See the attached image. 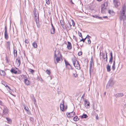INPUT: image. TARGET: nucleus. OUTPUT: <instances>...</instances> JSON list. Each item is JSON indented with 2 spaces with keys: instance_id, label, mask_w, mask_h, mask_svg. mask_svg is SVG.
<instances>
[{
  "instance_id": "nucleus-39",
  "label": "nucleus",
  "mask_w": 126,
  "mask_h": 126,
  "mask_svg": "<svg viewBox=\"0 0 126 126\" xmlns=\"http://www.w3.org/2000/svg\"><path fill=\"white\" fill-rule=\"evenodd\" d=\"M46 72L47 74L49 75L50 74V71L49 70H47L46 71Z\"/></svg>"
},
{
  "instance_id": "nucleus-60",
  "label": "nucleus",
  "mask_w": 126,
  "mask_h": 126,
  "mask_svg": "<svg viewBox=\"0 0 126 126\" xmlns=\"http://www.w3.org/2000/svg\"><path fill=\"white\" fill-rule=\"evenodd\" d=\"M51 28L54 27L51 22Z\"/></svg>"
},
{
  "instance_id": "nucleus-4",
  "label": "nucleus",
  "mask_w": 126,
  "mask_h": 126,
  "mask_svg": "<svg viewBox=\"0 0 126 126\" xmlns=\"http://www.w3.org/2000/svg\"><path fill=\"white\" fill-rule=\"evenodd\" d=\"M63 102L64 101H63V103L61 104L60 106L61 110L62 111H63L64 110H66L67 108V106H65Z\"/></svg>"
},
{
  "instance_id": "nucleus-56",
  "label": "nucleus",
  "mask_w": 126,
  "mask_h": 126,
  "mask_svg": "<svg viewBox=\"0 0 126 126\" xmlns=\"http://www.w3.org/2000/svg\"><path fill=\"white\" fill-rule=\"evenodd\" d=\"M97 18L100 19H102V17H99L98 16V17Z\"/></svg>"
},
{
  "instance_id": "nucleus-17",
  "label": "nucleus",
  "mask_w": 126,
  "mask_h": 126,
  "mask_svg": "<svg viewBox=\"0 0 126 126\" xmlns=\"http://www.w3.org/2000/svg\"><path fill=\"white\" fill-rule=\"evenodd\" d=\"M13 54H14V56L15 57H16L17 56V51L16 50L14 49V51L13 52Z\"/></svg>"
},
{
  "instance_id": "nucleus-51",
  "label": "nucleus",
  "mask_w": 126,
  "mask_h": 126,
  "mask_svg": "<svg viewBox=\"0 0 126 126\" xmlns=\"http://www.w3.org/2000/svg\"><path fill=\"white\" fill-rule=\"evenodd\" d=\"M25 43H26L28 44L29 43V41L27 39H26L25 41Z\"/></svg>"
},
{
  "instance_id": "nucleus-16",
  "label": "nucleus",
  "mask_w": 126,
  "mask_h": 126,
  "mask_svg": "<svg viewBox=\"0 0 126 126\" xmlns=\"http://www.w3.org/2000/svg\"><path fill=\"white\" fill-rule=\"evenodd\" d=\"M60 22L61 23L62 28L63 29H64L65 27V26L64 24V22H63V21L62 20H60Z\"/></svg>"
},
{
  "instance_id": "nucleus-37",
  "label": "nucleus",
  "mask_w": 126,
  "mask_h": 126,
  "mask_svg": "<svg viewBox=\"0 0 126 126\" xmlns=\"http://www.w3.org/2000/svg\"><path fill=\"white\" fill-rule=\"evenodd\" d=\"M87 38V37H86V38H82L81 39L80 41V42H81L82 41L83 42H85V40Z\"/></svg>"
},
{
  "instance_id": "nucleus-12",
  "label": "nucleus",
  "mask_w": 126,
  "mask_h": 126,
  "mask_svg": "<svg viewBox=\"0 0 126 126\" xmlns=\"http://www.w3.org/2000/svg\"><path fill=\"white\" fill-rule=\"evenodd\" d=\"M16 64L17 66H19L20 65L21 63L19 58H17L16 59Z\"/></svg>"
},
{
  "instance_id": "nucleus-49",
  "label": "nucleus",
  "mask_w": 126,
  "mask_h": 126,
  "mask_svg": "<svg viewBox=\"0 0 126 126\" xmlns=\"http://www.w3.org/2000/svg\"><path fill=\"white\" fill-rule=\"evenodd\" d=\"M0 105L1 106H3V103L1 100H0Z\"/></svg>"
},
{
  "instance_id": "nucleus-20",
  "label": "nucleus",
  "mask_w": 126,
  "mask_h": 126,
  "mask_svg": "<svg viewBox=\"0 0 126 126\" xmlns=\"http://www.w3.org/2000/svg\"><path fill=\"white\" fill-rule=\"evenodd\" d=\"M107 71L108 72H110L111 71L110 66L108 64L107 67Z\"/></svg>"
},
{
  "instance_id": "nucleus-23",
  "label": "nucleus",
  "mask_w": 126,
  "mask_h": 126,
  "mask_svg": "<svg viewBox=\"0 0 126 126\" xmlns=\"http://www.w3.org/2000/svg\"><path fill=\"white\" fill-rule=\"evenodd\" d=\"M90 103L89 102H87V101H85L84 103V105L85 107L86 108H88V107L89 106Z\"/></svg>"
},
{
  "instance_id": "nucleus-47",
  "label": "nucleus",
  "mask_w": 126,
  "mask_h": 126,
  "mask_svg": "<svg viewBox=\"0 0 126 126\" xmlns=\"http://www.w3.org/2000/svg\"><path fill=\"white\" fill-rule=\"evenodd\" d=\"M82 55V52L79 51L78 53V55L79 56H80Z\"/></svg>"
},
{
  "instance_id": "nucleus-36",
  "label": "nucleus",
  "mask_w": 126,
  "mask_h": 126,
  "mask_svg": "<svg viewBox=\"0 0 126 126\" xmlns=\"http://www.w3.org/2000/svg\"><path fill=\"white\" fill-rule=\"evenodd\" d=\"M113 58H111V57H110V58L109 60V63L110 64H111L112 63Z\"/></svg>"
},
{
  "instance_id": "nucleus-34",
  "label": "nucleus",
  "mask_w": 126,
  "mask_h": 126,
  "mask_svg": "<svg viewBox=\"0 0 126 126\" xmlns=\"http://www.w3.org/2000/svg\"><path fill=\"white\" fill-rule=\"evenodd\" d=\"M24 81H25L28 79V77L26 75H24V77L23 78Z\"/></svg>"
},
{
  "instance_id": "nucleus-18",
  "label": "nucleus",
  "mask_w": 126,
  "mask_h": 126,
  "mask_svg": "<svg viewBox=\"0 0 126 126\" xmlns=\"http://www.w3.org/2000/svg\"><path fill=\"white\" fill-rule=\"evenodd\" d=\"M55 29L54 27H52L51 30V33L52 34H53L55 32Z\"/></svg>"
},
{
  "instance_id": "nucleus-1",
  "label": "nucleus",
  "mask_w": 126,
  "mask_h": 126,
  "mask_svg": "<svg viewBox=\"0 0 126 126\" xmlns=\"http://www.w3.org/2000/svg\"><path fill=\"white\" fill-rule=\"evenodd\" d=\"M122 10V11L120 12L119 19L121 21L123 20V24L125 25V23L126 22V16L125 15V12L126 11V7L125 5L123 6Z\"/></svg>"
},
{
  "instance_id": "nucleus-40",
  "label": "nucleus",
  "mask_w": 126,
  "mask_h": 126,
  "mask_svg": "<svg viewBox=\"0 0 126 126\" xmlns=\"http://www.w3.org/2000/svg\"><path fill=\"white\" fill-rule=\"evenodd\" d=\"M88 43V44H90L91 43V41L90 39L89 38H87Z\"/></svg>"
},
{
  "instance_id": "nucleus-25",
  "label": "nucleus",
  "mask_w": 126,
  "mask_h": 126,
  "mask_svg": "<svg viewBox=\"0 0 126 126\" xmlns=\"http://www.w3.org/2000/svg\"><path fill=\"white\" fill-rule=\"evenodd\" d=\"M73 75L75 77H77V75L76 74V72L75 70L73 71Z\"/></svg>"
},
{
  "instance_id": "nucleus-54",
  "label": "nucleus",
  "mask_w": 126,
  "mask_h": 126,
  "mask_svg": "<svg viewBox=\"0 0 126 126\" xmlns=\"http://www.w3.org/2000/svg\"><path fill=\"white\" fill-rule=\"evenodd\" d=\"M6 88L7 89H8L9 90H11L10 87L8 86H7V87Z\"/></svg>"
},
{
  "instance_id": "nucleus-24",
  "label": "nucleus",
  "mask_w": 126,
  "mask_h": 126,
  "mask_svg": "<svg viewBox=\"0 0 126 126\" xmlns=\"http://www.w3.org/2000/svg\"><path fill=\"white\" fill-rule=\"evenodd\" d=\"M32 45L34 48H36L37 47V45L36 43L35 42H33L32 43Z\"/></svg>"
},
{
  "instance_id": "nucleus-31",
  "label": "nucleus",
  "mask_w": 126,
  "mask_h": 126,
  "mask_svg": "<svg viewBox=\"0 0 126 126\" xmlns=\"http://www.w3.org/2000/svg\"><path fill=\"white\" fill-rule=\"evenodd\" d=\"M108 12L110 14H111V15H112L114 13L113 11L112 10H109Z\"/></svg>"
},
{
  "instance_id": "nucleus-3",
  "label": "nucleus",
  "mask_w": 126,
  "mask_h": 126,
  "mask_svg": "<svg viewBox=\"0 0 126 126\" xmlns=\"http://www.w3.org/2000/svg\"><path fill=\"white\" fill-rule=\"evenodd\" d=\"M72 60L73 65L78 70L80 69V65L78 62L76 58L75 57H73L72 59Z\"/></svg>"
},
{
  "instance_id": "nucleus-9",
  "label": "nucleus",
  "mask_w": 126,
  "mask_h": 126,
  "mask_svg": "<svg viewBox=\"0 0 126 126\" xmlns=\"http://www.w3.org/2000/svg\"><path fill=\"white\" fill-rule=\"evenodd\" d=\"M8 110L7 108L4 106H3V114L6 115L8 114Z\"/></svg>"
},
{
  "instance_id": "nucleus-14",
  "label": "nucleus",
  "mask_w": 126,
  "mask_h": 126,
  "mask_svg": "<svg viewBox=\"0 0 126 126\" xmlns=\"http://www.w3.org/2000/svg\"><path fill=\"white\" fill-rule=\"evenodd\" d=\"M24 82L25 83V84L27 85H30L31 83V81L28 79H27L25 81H24Z\"/></svg>"
},
{
  "instance_id": "nucleus-26",
  "label": "nucleus",
  "mask_w": 126,
  "mask_h": 126,
  "mask_svg": "<svg viewBox=\"0 0 126 126\" xmlns=\"http://www.w3.org/2000/svg\"><path fill=\"white\" fill-rule=\"evenodd\" d=\"M35 20L36 23L37 24L38 22H39V18L38 16L35 17Z\"/></svg>"
},
{
  "instance_id": "nucleus-13",
  "label": "nucleus",
  "mask_w": 126,
  "mask_h": 126,
  "mask_svg": "<svg viewBox=\"0 0 126 126\" xmlns=\"http://www.w3.org/2000/svg\"><path fill=\"white\" fill-rule=\"evenodd\" d=\"M68 44L67 45V47L69 50H70L72 49V46L70 42L69 41L67 42Z\"/></svg>"
},
{
  "instance_id": "nucleus-44",
  "label": "nucleus",
  "mask_w": 126,
  "mask_h": 126,
  "mask_svg": "<svg viewBox=\"0 0 126 126\" xmlns=\"http://www.w3.org/2000/svg\"><path fill=\"white\" fill-rule=\"evenodd\" d=\"M6 120L8 121L9 122H11V119H9V118H7V117H6Z\"/></svg>"
},
{
  "instance_id": "nucleus-28",
  "label": "nucleus",
  "mask_w": 126,
  "mask_h": 126,
  "mask_svg": "<svg viewBox=\"0 0 126 126\" xmlns=\"http://www.w3.org/2000/svg\"><path fill=\"white\" fill-rule=\"evenodd\" d=\"M65 66H67V65H69L70 67H71V65L70 64L68 63V62L66 61V60L65 61Z\"/></svg>"
},
{
  "instance_id": "nucleus-38",
  "label": "nucleus",
  "mask_w": 126,
  "mask_h": 126,
  "mask_svg": "<svg viewBox=\"0 0 126 126\" xmlns=\"http://www.w3.org/2000/svg\"><path fill=\"white\" fill-rule=\"evenodd\" d=\"M104 60L105 63H106L107 62V59H106L104 57Z\"/></svg>"
},
{
  "instance_id": "nucleus-2",
  "label": "nucleus",
  "mask_w": 126,
  "mask_h": 126,
  "mask_svg": "<svg viewBox=\"0 0 126 126\" xmlns=\"http://www.w3.org/2000/svg\"><path fill=\"white\" fill-rule=\"evenodd\" d=\"M108 6V4L107 1H105L103 4H101V12L102 13H106L108 12L107 10Z\"/></svg>"
},
{
  "instance_id": "nucleus-33",
  "label": "nucleus",
  "mask_w": 126,
  "mask_h": 126,
  "mask_svg": "<svg viewBox=\"0 0 126 126\" xmlns=\"http://www.w3.org/2000/svg\"><path fill=\"white\" fill-rule=\"evenodd\" d=\"M87 117V115L85 114H83L81 116L82 118H86Z\"/></svg>"
},
{
  "instance_id": "nucleus-27",
  "label": "nucleus",
  "mask_w": 126,
  "mask_h": 126,
  "mask_svg": "<svg viewBox=\"0 0 126 126\" xmlns=\"http://www.w3.org/2000/svg\"><path fill=\"white\" fill-rule=\"evenodd\" d=\"M70 23H71V22H70ZM71 23H69V22H68V23H67V24L66 25H67V27L69 28V29H70L71 27V26L72 25H71Z\"/></svg>"
},
{
  "instance_id": "nucleus-41",
  "label": "nucleus",
  "mask_w": 126,
  "mask_h": 126,
  "mask_svg": "<svg viewBox=\"0 0 126 126\" xmlns=\"http://www.w3.org/2000/svg\"><path fill=\"white\" fill-rule=\"evenodd\" d=\"M33 14L35 17L38 16V15H37V13L35 12L33 13Z\"/></svg>"
},
{
  "instance_id": "nucleus-15",
  "label": "nucleus",
  "mask_w": 126,
  "mask_h": 126,
  "mask_svg": "<svg viewBox=\"0 0 126 126\" xmlns=\"http://www.w3.org/2000/svg\"><path fill=\"white\" fill-rule=\"evenodd\" d=\"M123 94L122 93H118L116 94V95L115 96L116 97H122L123 96Z\"/></svg>"
},
{
  "instance_id": "nucleus-10",
  "label": "nucleus",
  "mask_w": 126,
  "mask_h": 126,
  "mask_svg": "<svg viewBox=\"0 0 126 126\" xmlns=\"http://www.w3.org/2000/svg\"><path fill=\"white\" fill-rule=\"evenodd\" d=\"M18 70V69L16 68H12L11 70V72L12 73L16 74L17 73V71Z\"/></svg>"
},
{
  "instance_id": "nucleus-42",
  "label": "nucleus",
  "mask_w": 126,
  "mask_h": 126,
  "mask_svg": "<svg viewBox=\"0 0 126 126\" xmlns=\"http://www.w3.org/2000/svg\"><path fill=\"white\" fill-rule=\"evenodd\" d=\"M46 1L47 4H50V2L49 0H46Z\"/></svg>"
},
{
  "instance_id": "nucleus-48",
  "label": "nucleus",
  "mask_w": 126,
  "mask_h": 126,
  "mask_svg": "<svg viewBox=\"0 0 126 126\" xmlns=\"http://www.w3.org/2000/svg\"><path fill=\"white\" fill-rule=\"evenodd\" d=\"M92 62H93V59L92 58L90 62V65H92Z\"/></svg>"
},
{
  "instance_id": "nucleus-30",
  "label": "nucleus",
  "mask_w": 126,
  "mask_h": 126,
  "mask_svg": "<svg viewBox=\"0 0 126 126\" xmlns=\"http://www.w3.org/2000/svg\"><path fill=\"white\" fill-rule=\"evenodd\" d=\"M73 120L75 121H77L79 120V119L78 118L77 116H76L73 118Z\"/></svg>"
},
{
  "instance_id": "nucleus-8",
  "label": "nucleus",
  "mask_w": 126,
  "mask_h": 126,
  "mask_svg": "<svg viewBox=\"0 0 126 126\" xmlns=\"http://www.w3.org/2000/svg\"><path fill=\"white\" fill-rule=\"evenodd\" d=\"M75 113V112L72 111L70 113H66V115L67 116L68 118L72 117L74 116Z\"/></svg>"
},
{
  "instance_id": "nucleus-50",
  "label": "nucleus",
  "mask_w": 126,
  "mask_h": 126,
  "mask_svg": "<svg viewBox=\"0 0 126 126\" xmlns=\"http://www.w3.org/2000/svg\"><path fill=\"white\" fill-rule=\"evenodd\" d=\"M30 120L31 121H34V119L33 118L30 117Z\"/></svg>"
},
{
  "instance_id": "nucleus-29",
  "label": "nucleus",
  "mask_w": 126,
  "mask_h": 126,
  "mask_svg": "<svg viewBox=\"0 0 126 126\" xmlns=\"http://www.w3.org/2000/svg\"><path fill=\"white\" fill-rule=\"evenodd\" d=\"M92 65H90V73L91 74V72L93 71V69H92Z\"/></svg>"
},
{
  "instance_id": "nucleus-57",
  "label": "nucleus",
  "mask_w": 126,
  "mask_h": 126,
  "mask_svg": "<svg viewBox=\"0 0 126 126\" xmlns=\"http://www.w3.org/2000/svg\"><path fill=\"white\" fill-rule=\"evenodd\" d=\"M93 17H95L96 18H97L98 16L96 15H95V16H93Z\"/></svg>"
},
{
  "instance_id": "nucleus-5",
  "label": "nucleus",
  "mask_w": 126,
  "mask_h": 126,
  "mask_svg": "<svg viewBox=\"0 0 126 126\" xmlns=\"http://www.w3.org/2000/svg\"><path fill=\"white\" fill-rule=\"evenodd\" d=\"M4 33L5 38L7 40L8 38V36L7 32V28L6 25L5 27Z\"/></svg>"
},
{
  "instance_id": "nucleus-19",
  "label": "nucleus",
  "mask_w": 126,
  "mask_h": 126,
  "mask_svg": "<svg viewBox=\"0 0 126 126\" xmlns=\"http://www.w3.org/2000/svg\"><path fill=\"white\" fill-rule=\"evenodd\" d=\"M0 74L1 76H5V72L2 70H1L0 71Z\"/></svg>"
},
{
  "instance_id": "nucleus-45",
  "label": "nucleus",
  "mask_w": 126,
  "mask_h": 126,
  "mask_svg": "<svg viewBox=\"0 0 126 126\" xmlns=\"http://www.w3.org/2000/svg\"><path fill=\"white\" fill-rule=\"evenodd\" d=\"M29 71H30V72L32 73H33L34 72V71L32 70L31 69H30Z\"/></svg>"
},
{
  "instance_id": "nucleus-21",
  "label": "nucleus",
  "mask_w": 126,
  "mask_h": 126,
  "mask_svg": "<svg viewBox=\"0 0 126 126\" xmlns=\"http://www.w3.org/2000/svg\"><path fill=\"white\" fill-rule=\"evenodd\" d=\"M115 68V61L114 60L113 61V64L112 66V69L113 70H114Z\"/></svg>"
},
{
  "instance_id": "nucleus-11",
  "label": "nucleus",
  "mask_w": 126,
  "mask_h": 126,
  "mask_svg": "<svg viewBox=\"0 0 126 126\" xmlns=\"http://www.w3.org/2000/svg\"><path fill=\"white\" fill-rule=\"evenodd\" d=\"M57 56L56 54V51H55L54 53V57L56 58V61L58 63H60V62H61V60H62L61 58L59 57H56Z\"/></svg>"
},
{
  "instance_id": "nucleus-59",
  "label": "nucleus",
  "mask_w": 126,
  "mask_h": 126,
  "mask_svg": "<svg viewBox=\"0 0 126 126\" xmlns=\"http://www.w3.org/2000/svg\"><path fill=\"white\" fill-rule=\"evenodd\" d=\"M106 92H105L104 93V94H103V95L104 96H105L106 95Z\"/></svg>"
},
{
  "instance_id": "nucleus-32",
  "label": "nucleus",
  "mask_w": 126,
  "mask_h": 126,
  "mask_svg": "<svg viewBox=\"0 0 126 126\" xmlns=\"http://www.w3.org/2000/svg\"><path fill=\"white\" fill-rule=\"evenodd\" d=\"M24 109L27 112H28V111L29 109L27 107V106H24Z\"/></svg>"
},
{
  "instance_id": "nucleus-63",
  "label": "nucleus",
  "mask_w": 126,
  "mask_h": 126,
  "mask_svg": "<svg viewBox=\"0 0 126 126\" xmlns=\"http://www.w3.org/2000/svg\"><path fill=\"white\" fill-rule=\"evenodd\" d=\"M4 86L6 87H7V86H8L6 84H4Z\"/></svg>"
},
{
  "instance_id": "nucleus-35",
  "label": "nucleus",
  "mask_w": 126,
  "mask_h": 126,
  "mask_svg": "<svg viewBox=\"0 0 126 126\" xmlns=\"http://www.w3.org/2000/svg\"><path fill=\"white\" fill-rule=\"evenodd\" d=\"M24 75H20L19 76V79L21 80L23 79V78H24Z\"/></svg>"
},
{
  "instance_id": "nucleus-64",
  "label": "nucleus",
  "mask_w": 126,
  "mask_h": 126,
  "mask_svg": "<svg viewBox=\"0 0 126 126\" xmlns=\"http://www.w3.org/2000/svg\"><path fill=\"white\" fill-rule=\"evenodd\" d=\"M86 37H87V38H89V37H91L90 36L88 35H87Z\"/></svg>"
},
{
  "instance_id": "nucleus-52",
  "label": "nucleus",
  "mask_w": 126,
  "mask_h": 126,
  "mask_svg": "<svg viewBox=\"0 0 126 126\" xmlns=\"http://www.w3.org/2000/svg\"><path fill=\"white\" fill-rule=\"evenodd\" d=\"M73 38L74 39H75L76 40H77V38L74 35L73 36Z\"/></svg>"
},
{
  "instance_id": "nucleus-22",
  "label": "nucleus",
  "mask_w": 126,
  "mask_h": 126,
  "mask_svg": "<svg viewBox=\"0 0 126 126\" xmlns=\"http://www.w3.org/2000/svg\"><path fill=\"white\" fill-rule=\"evenodd\" d=\"M6 47L7 48L9 49V50H10V42L9 41H7L6 42Z\"/></svg>"
},
{
  "instance_id": "nucleus-58",
  "label": "nucleus",
  "mask_w": 126,
  "mask_h": 126,
  "mask_svg": "<svg viewBox=\"0 0 126 126\" xmlns=\"http://www.w3.org/2000/svg\"><path fill=\"white\" fill-rule=\"evenodd\" d=\"M34 10L33 11V13L35 12L36 13V9L35 8H34Z\"/></svg>"
},
{
  "instance_id": "nucleus-7",
  "label": "nucleus",
  "mask_w": 126,
  "mask_h": 126,
  "mask_svg": "<svg viewBox=\"0 0 126 126\" xmlns=\"http://www.w3.org/2000/svg\"><path fill=\"white\" fill-rule=\"evenodd\" d=\"M113 3L115 7L116 8L120 5V2L118 0H113Z\"/></svg>"
},
{
  "instance_id": "nucleus-6",
  "label": "nucleus",
  "mask_w": 126,
  "mask_h": 126,
  "mask_svg": "<svg viewBox=\"0 0 126 126\" xmlns=\"http://www.w3.org/2000/svg\"><path fill=\"white\" fill-rule=\"evenodd\" d=\"M114 84L113 81L112 80H110L108 83L107 84L106 87L107 88H109V87L113 86Z\"/></svg>"
},
{
  "instance_id": "nucleus-61",
  "label": "nucleus",
  "mask_w": 126,
  "mask_h": 126,
  "mask_svg": "<svg viewBox=\"0 0 126 126\" xmlns=\"http://www.w3.org/2000/svg\"><path fill=\"white\" fill-rule=\"evenodd\" d=\"M103 18H108V17L107 16H103Z\"/></svg>"
},
{
  "instance_id": "nucleus-43",
  "label": "nucleus",
  "mask_w": 126,
  "mask_h": 126,
  "mask_svg": "<svg viewBox=\"0 0 126 126\" xmlns=\"http://www.w3.org/2000/svg\"><path fill=\"white\" fill-rule=\"evenodd\" d=\"M78 34L79 36L82 38V36L81 34V33L80 32H79Z\"/></svg>"
},
{
  "instance_id": "nucleus-62",
  "label": "nucleus",
  "mask_w": 126,
  "mask_h": 126,
  "mask_svg": "<svg viewBox=\"0 0 126 126\" xmlns=\"http://www.w3.org/2000/svg\"><path fill=\"white\" fill-rule=\"evenodd\" d=\"M70 2L72 3V4H74V3H73V2H72V0H70Z\"/></svg>"
},
{
  "instance_id": "nucleus-53",
  "label": "nucleus",
  "mask_w": 126,
  "mask_h": 126,
  "mask_svg": "<svg viewBox=\"0 0 126 126\" xmlns=\"http://www.w3.org/2000/svg\"><path fill=\"white\" fill-rule=\"evenodd\" d=\"M110 57H111V58H113V56H112V52H111L110 53Z\"/></svg>"
},
{
  "instance_id": "nucleus-46",
  "label": "nucleus",
  "mask_w": 126,
  "mask_h": 126,
  "mask_svg": "<svg viewBox=\"0 0 126 126\" xmlns=\"http://www.w3.org/2000/svg\"><path fill=\"white\" fill-rule=\"evenodd\" d=\"M71 23L72 24V25L73 26H74L75 25V24L74 23V21H73V20H72L71 21Z\"/></svg>"
},
{
  "instance_id": "nucleus-55",
  "label": "nucleus",
  "mask_w": 126,
  "mask_h": 126,
  "mask_svg": "<svg viewBox=\"0 0 126 126\" xmlns=\"http://www.w3.org/2000/svg\"><path fill=\"white\" fill-rule=\"evenodd\" d=\"M105 53H106V56L105 58H106V59H107V58H107V52L106 51L105 52Z\"/></svg>"
}]
</instances>
